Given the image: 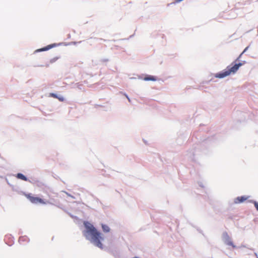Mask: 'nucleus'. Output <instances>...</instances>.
<instances>
[{"mask_svg": "<svg viewBox=\"0 0 258 258\" xmlns=\"http://www.w3.org/2000/svg\"><path fill=\"white\" fill-rule=\"evenodd\" d=\"M84 226L86 228L83 232L85 237L88 239H90L91 242L96 246L102 249L103 246L101 240H103V238L101 236V233L98 232L92 224L88 222H84Z\"/></svg>", "mask_w": 258, "mask_h": 258, "instance_id": "obj_1", "label": "nucleus"}, {"mask_svg": "<svg viewBox=\"0 0 258 258\" xmlns=\"http://www.w3.org/2000/svg\"><path fill=\"white\" fill-rule=\"evenodd\" d=\"M25 197L28 199L31 203L34 204H41L42 205H45L48 203V201H47L40 198L35 197L31 194H25Z\"/></svg>", "mask_w": 258, "mask_h": 258, "instance_id": "obj_2", "label": "nucleus"}, {"mask_svg": "<svg viewBox=\"0 0 258 258\" xmlns=\"http://www.w3.org/2000/svg\"><path fill=\"white\" fill-rule=\"evenodd\" d=\"M244 63L245 62L236 63L233 66L229 67L227 70V76L235 74L239 69V67L242 66Z\"/></svg>", "mask_w": 258, "mask_h": 258, "instance_id": "obj_3", "label": "nucleus"}, {"mask_svg": "<svg viewBox=\"0 0 258 258\" xmlns=\"http://www.w3.org/2000/svg\"><path fill=\"white\" fill-rule=\"evenodd\" d=\"M248 197L246 196H241V197H237L235 201V203L238 204V203H241L245 201H246L248 199Z\"/></svg>", "mask_w": 258, "mask_h": 258, "instance_id": "obj_4", "label": "nucleus"}, {"mask_svg": "<svg viewBox=\"0 0 258 258\" xmlns=\"http://www.w3.org/2000/svg\"><path fill=\"white\" fill-rule=\"evenodd\" d=\"M56 45L55 43L54 44H50V45H48L47 46L44 47H43L42 48L37 49L35 51L36 52H39V51H46V50H48L49 49L52 48V47L55 46Z\"/></svg>", "mask_w": 258, "mask_h": 258, "instance_id": "obj_5", "label": "nucleus"}, {"mask_svg": "<svg viewBox=\"0 0 258 258\" xmlns=\"http://www.w3.org/2000/svg\"><path fill=\"white\" fill-rule=\"evenodd\" d=\"M215 78H223L226 77V72H223L222 73H217L215 75Z\"/></svg>", "mask_w": 258, "mask_h": 258, "instance_id": "obj_6", "label": "nucleus"}, {"mask_svg": "<svg viewBox=\"0 0 258 258\" xmlns=\"http://www.w3.org/2000/svg\"><path fill=\"white\" fill-rule=\"evenodd\" d=\"M16 177L20 179H22L24 181H27L28 179L23 174L19 173L17 174Z\"/></svg>", "mask_w": 258, "mask_h": 258, "instance_id": "obj_7", "label": "nucleus"}, {"mask_svg": "<svg viewBox=\"0 0 258 258\" xmlns=\"http://www.w3.org/2000/svg\"><path fill=\"white\" fill-rule=\"evenodd\" d=\"M144 80L145 81H156V77H155L153 76H149L148 77L144 78Z\"/></svg>", "mask_w": 258, "mask_h": 258, "instance_id": "obj_8", "label": "nucleus"}, {"mask_svg": "<svg viewBox=\"0 0 258 258\" xmlns=\"http://www.w3.org/2000/svg\"><path fill=\"white\" fill-rule=\"evenodd\" d=\"M102 228L104 232H108L110 231L109 227L105 224H102Z\"/></svg>", "mask_w": 258, "mask_h": 258, "instance_id": "obj_9", "label": "nucleus"}, {"mask_svg": "<svg viewBox=\"0 0 258 258\" xmlns=\"http://www.w3.org/2000/svg\"><path fill=\"white\" fill-rule=\"evenodd\" d=\"M227 244L232 246V247L233 248L236 247V246L234 245V244L233 243V242L232 241H228V242L227 243Z\"/></svg>", "mask_w": 258, "mask_h": 258, "instance_id": "obj_10", "label": "nucleus"}, {"mask_svg": "<svg viewBox=\"0 0 258 258\" xmlns=\"http://www.w3.org/2000/svg\"><path fill=\"white\" fill-rule=\"evenodd\" d=\"M50 96L52 97L55 98H57V97H58V96L56 94H54V93H50Z\"/></svg>", "mask_w": 258, "mask_h": 258, "instance_id": "obj_11", "label": "nucleus"}, {"mask_svg": "<svg viewBox=\"0 0 258 258\" xmlns=\"http://www.w3.org/2000/svg\"><path fill=\"white\" fill-rule=\"evenodd\" d=\"M60 101H64V98L62 96H58L57 98Z\"/></svg>", "mask_w": 258, "mask_h": 258, "instance_id": "obj_12", "label": "nucleus"}, {"mask_svg": "<svg viewBox=\"0 0 258 258\" xmlns=\"http://www.w3.org/2000/svg\"><path fill=\"white\" fill-rule=\"evenodd\" d=\"M248 47H248V46H247V47H246L244 49V50L243 51V52L240 54V55L239 57H240V56L242 55V54H243V53H244L246 51H247V49H248Z\"/></svg>", "mask_w": 258, "mask_h": 258, "instance_id": "obj_13", "label": "nucleus"}, {"mask_svg": "<svg viewBox=\"0 0 258 258\" xmlns=\"http://www.w3.org/2000/svg\"><path fill=\"white\" fill-rule=\"evenodd\" d=\"M253 203H254L255 208L258 211V203L256 202H254Z\"/></svg>", "mask_w": 258, "mask_h": 258, "instance_id": "obj_14", "label": "nucleus"}, {"mask_svg": "<svg viewBox=\"0 0 258 258\" xmlns=\"http://www.w3.org/2000/svg\"><path fill=\"white\" fill-rule=\"evenodd\" d=\"M182 1L183 0H175V2L173 3V4L178 3Z\"/></svg>", "mask_w": 258, "mask_h": 258, "instance_id": "obj_15", "label": "nucleus"}, {"mask_svg": "<svg viewBox=\"0 0 258 258\" xmlns=\"http://www.w3.org/2000/svg\"><path fill=\"white\" fill-rule=\"evenodd\" d=\"M57 59V58H54L53 59H52L51 60H50V62H54L56 59Z\"/></svg>", "mask_w": 258, "mask_h": 258, "instance_id": "obj_16", "label": "nucleus"}, {"mask_svg": "<svg viewBox=\"0 0 258 258\" xmlns=\"http://www.w3.org/2000/svg\"><path fill=\"white\" fill-rule=\"evenodd\" d=\"M127 98L128 100H129V101H130V98H128L127 97Z\"/></svg>", "mask_w": 258, "mask_h": 258, "instance_id": "obj_17", "label": "nucleus"}]
</instances>
